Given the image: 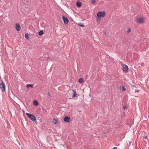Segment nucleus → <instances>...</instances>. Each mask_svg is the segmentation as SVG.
<instances>
[{
  "mask_svg": "<svg viewBox=\"0 0 149 149\" xmlns=\"http://www.w3.org/2000/svg\"><path fill=\"white\" fill-rule=\"evenodd\" d=\"M0 88L2 91H4L5 90V85L3 82H1L0 84Z\"/></svg>",
  "mask_w": 149,
  "mask_h": 149,
  "instance_id": "423d86ee",
  "label": "nucleus"
},
{
  "mask_svg": "<svg viewBox=\"0 0 149 149\" xmlns=\"http://www.w3.org/2000/svg\"><path fill=\"white\" fill-rule=\"evenodd\" d=\"M146 137H147V136H146L145 137V139H146Z\"/></svg>",
  "mask_w": 149,
  "mask_h": 149,
  "instance_id": "5701e85b",
  "label": "nucleus"
},
{
  "mask_svg": "<svg viewBox=\"0 0 149 149\" xmlns=\"http://www.w3.org/2000/svg\"><path fill=\"white\" fill-rule=\"evenodd\" d=\"M53 122L54 124H56L58 123V121L56 119H54L53 120Z\"/></svg>",
  "mask_w": 149,
  "mask_h": 149,
  "instance_id": "4468645a",
  "label": "nucleus"
},
{
  "mask_svg": "<svg viewBox=\"0 0 149 149\" xmlns=\"http://www.w3.org/2000/svg\"><path fill=\"white\" fill-rule=\"evenodd\" d=\"M65 122L67 123H69L70 121V118L69 117L66 116L64 119Z\"/></svg>",
  "mask_w": 149,
  "mask_h": 149,
  "instance_id": "0eeeda50",
  "label": "nucleus"
},
{
  "mask_svg": "<svg viewBox=\"0 0 149 149\" xmlns=\"http://www.w3.org/2000/svg\"><path fill=\"white\" fill-rule=\"evenodd\" d=\"M79 26L81 27H84V26L83 24H79Z\"/></svg>",
  "mask_w": 149,
  "mask_h": 149,
  "instance_id": "6ab92c4d",
  "label": "nucleus"
},
{
  "mask_svg": "<svg viewBox=\"0 0 149 149\" xmlns=\"http://www.w3.org/2000/svg\"><path fill=\"white\" fill-rule=\"evenodd\" d=\"M77 6V7H79L81 6V3L79 1H77L76 3Z\"/></svg>",
  "mask_w": 149,
  "mask_h": 149,
  "instance_id": "9d476101",
  "label": "nucleus"
},
{
  "mask_svg": "<svg viewBox=\"0 0 149 149\" xmlns=\"http://www.w3.org/2000/svg\"><path fill=\"white\" fill-rule=\"evenodd\" d=\"M96 2V0H92L91 3L92 4H94Z\"/></svg>",
  "mask_w": 149,
  "mask_h": 149,
  "instance_id": "dca6fc26",
  "label": "nucleus"
},
{
  "mask_svg": "<svg viewBox=\"0 0 149 149\" xmlns=\"http://www.w3.org/2000/svg\"><path fill=\"white\" fill-rule=\"evenodd\" d=\"M139 92V91L137 90H135V92Z\"/></svg>",
  "mask_w": 149,
  "mask_h": 149,
  "instance_id": "aec40b11",
  "label": "nucleus"
},
{
  "mask_svg": "<svg viewBox=\"0 0 149 149\" xmlns=\"http://www.w3.org/2000/svg\"><path fill=\"white\" fill-rule=\"evenodd\" d=\"M120 64L122 67V69L123 71L125 72H127L128 71V68L127 66L125 64L121 63Z\"/></svg>",
  "mask_w": 149,
  "mask_h": 149,
  "instance_id": "7ed1b4c3",
  "label": "nucleus"
},
{
  "mask_svg": "<svg viewBox=\"0 0 149 149\" xmlns=\"http://www.w3.org/2000/svg\"><path fill=\"white\" fill-rule=\"evenodd\" d=\"M25 38L27 39H28L29 35L28 34H25Z\"/></svg>",
  "mask_w": 149,
  "mask_h": 149,
  "instance_id": "f3484780",
  "label": "nucleus"
},
{
  "mask_svg": "<svg viewBox=\"0 0 149 149\" xmlns=\"http://www.w3.org/2000/svg\"><path fill=\"white\" fill-rule=\"evenodd\" d=\"M26 86L27 88H29V87H30L31 88H33V86L32 84H28L26 85Z\"/></svg>",
  "mask_w": 149,
  "mask_h": 149,
  "instance_id": "f8f14e48",
  "label": "nucleus"
},
{
  "mask_svg": "<svg viewBox=\"0 0 149 149\" xmlns=\"http://www.w3.org/2000/svg\"><path fill=\"white\" fill-rule=\"evenodd\" d=\"M130 31V29H129L128 30V31H127V32L128 33H129V32Z\"/></svg>",
  "mask_w": 149,
  "mask_h": 149,
  "instance_id": "4be33fe9",
  "label": "nucleus"
},
{
  "mask_svg": "<svg viewBox=\"0 0 149 149\" xmlns=\"http://www.w3.org/2000/svg\"><path fill=\"white\" fill-rule=\"evenodd\" d=\"M72 91L73 92V96H72V98H73L75 97L77 95L76 92L74 90H72Z\"/></svg>",
  "mask_w": 149,
  "mask_h": 149,
  "instance_id": "1a4fd4ad",
  "label": "nucleus"
},
{
  "mask_svg": "<svg viewBox=\"0 0 149 149\" xmlns=\"http://www.w3.org/2000/svg\"><path fill=\"white\" fill-rule=\"evenodd\" d=\"M33 104H34L36 106H37L38 105V102L36 100H34V101Z\"/></svg>",
  "mask_w": 149,
  "mask_h": 149,
  "instance_id": "ddd939ff",
  "label": "nucleus"
},
{
  "mask_svg": "<svg viewBox=\"0 0 149 149\" xmlns=\"http://www.w3.org/2000/svg\"><path fill=\"white\" fill-rule=\"evenodd\" d=\"M43 32L42 31H39L38 33L39 35L40 36L42 35L43 34Z\"/></svg>",
  "mask_w": 149,
  "mask_h": 149,
  "instance_id": "2eb2a0df",
  "label": "nucleus"
},
{
  "mask_svg": "<svg viewBox=\"0 0 149 149\" xmlns=\"http://www.w3.org/2000/svg\"><path fill=\"white\" fill-rule=\"evenodd\" d=\"M62 19L64 24L65 25L68 24L69 22V20L68 19L64 16L62 17Z\"/></svg>",
  "mask_w": 149,
  "mask_h": 149,
  "instance_id": "39448f33",
  "label": "nucleus"
},
{
  "mask_svg": "<svg viewBox=\"0 0 149 149\" xmlns=\"http://www.w3.org/2000/svg\"><path fill=\"white\" fill-rule=\"evenodd\" d=\"M16 28L17 30V31H19L21 27L18 24H16Z\"/></svg>",
  "mask_w": 149,
  "mask_h": 149,
  "instance_id": "6e6552de",
  "label": "nucleus"
},
{
  "mask_svg": "<svg viewBox=\"0 0 149 149\" xmlns=\"http://www.w3.org/2000/svg\"><path fill=\"white\" fill-rule=\"evenodd\" d=\"M112 149H118V148L116 147H114Z\"/></svg>",
  "mask_w": 149,
  "mask_h": 149,
  "instance_id": "412c9836",
  "label": "nucleus"
},
{
  "mask_svg": "<svg viewBox=\"0 0 149 149\" xmlns=\"http://www.w3.org/2000/svg\"><path fill=\"white\" fill-rule=\"evenodd\" d=\"M136 21L139 24H143L145 22V18L143 17H138L136 18Z\"/></svg>",
  "mask_w": 149,
  "mask_h": 149,
  "instance_id": "f03ea898",
  "label": "nucleus"
},
{
  "mask_svg": "<svg viewBox=\"0 0 149 149\" xmlns=\"http://www.w3.org/2000/svg\"><path fill=\"white\" fill-rule=\"evenodd\" d=\"M106 15L105 11H99L97 14L96 18L97 20H100L101 18L104 17Z\"/></svg>",
  "mask_w": 149,
  "mask_h": 149,
  "instance_id": "f257e3e1",
  "label": "nucleus"
},
{
  "mask_svg": "<svg viewBox=\"0 0 149 149\" xmlns=\"http://www.w3.org/2000/svg\"><path fill=\"white\" fill-rule=\"evenodd\" d=\"M84 81V79L83 78H81L79 79L78 82L79 83H82Z\"/></svg>",
  "mask_w": 149,
  "mask_h": 149,
  "instance_id": "9b49d317",
  "label": "nucleus"
},
{
  "mask_svg": "<svg viewBox=\"0 0 149 149\" xmlns=\"http://www.w3.org/2000/svg\"><path fill=\"white\" fill-rule=\"evenodd\" d=\"M126 90V88L124 86H123L122 87V91H125Z\"/></svg>",
  "mask_w": 149,
  "mask_h": 149,
  "instance_id": "a211bd4d",
  "label": "nucleus"
},
{
  "mask_svg": "<svg viewBox=\"0 0 149 149\" xmlns=\"http://www.w3.org/2000/svg\"><path fill=\"white\" fill-rule=\"evenodd\" d=\"M124 109H125L126 108V107H124Z\"/></svg>",
  "mask_w": 149,
  "mask_h": 149,
  "instance_id": "b1692460",
  "label": "nucleus"
},
{
  "mask_svg": "<svg viewBox=\"0 0 149 149\" xmlns=\"http://www.w3.org/2000/svg\"><path fill=\"white\" fill-rule=\"evenodd\" d=\"M26 114L27 115L28 118L32 121H34L36 120V117L33 115L28 113H26Z\"/></svg>",
  "mask_w": 149,
  "mask_h": 149,
  "instance_id": "20e7f679",
  "label": "nucleus"
}]
</instances>
